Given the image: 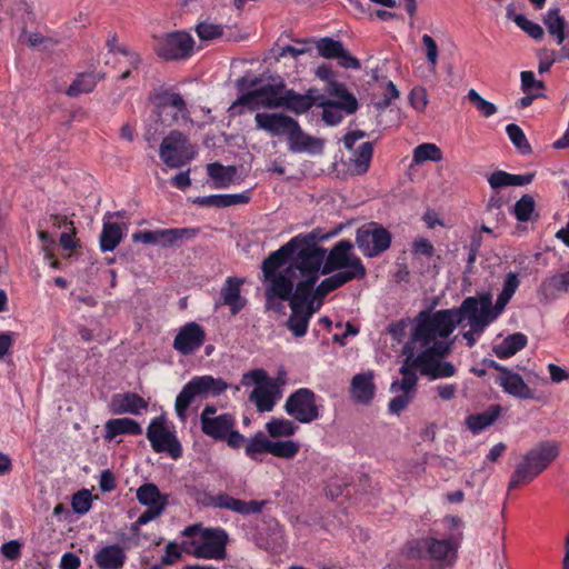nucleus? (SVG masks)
<instances>
[{"instance_id":"nucleus-1","label":"nucleus","mask_w":569,"mask_h":569,"mask_svg":"<svg viewBox=\"0 0 569 569\" xmlns=\"http://www.w3.org/2000/svg\"><path fill=\"white\" fill-rule=\"evenodd\" d=\"M316 238L313 234L307 238L296 237L263 260L261 269L264 281L268 282L267 309L280 310L282 306L277 299L287 301L299 278L301 280L296 288H301L303 292L307 286H315L327 256L326 249L313 244Z\"/></svg>"},{"instance_id":"nucleus-2","label":"nucleus","mask_w":569,"mask_h":569,"mask_svg":"<svg viewBox=\"0 0 569 569\" xmlns=\"http://www.w3.org/2000/svg\"><path fill=\"white\" fill-rule=\"evenodd\" d=\"M500 312L492 308V297L483 293L479 298L468 297L458 309L439 310L432 315L421 311L419 333L427 330H436L442 338H448L456 326L465 319L469 321L470 328L481 332Z\"/></svg>"},{"instance_id":"nucleus-3","label":"nucleus","mask_w":569,"mask_h":569,"mask_svg":"<svg viewBox=\"0 0 569 569\" xmlns=\"http://www.w3.org/2000/svg\"><path fill=\"white\" fill-rule=\"evenodd\" d=\"M420 319L411 335V340L405 346L403 352L408 353L403 363L409 362V369L416 372L420 369L421 375L430 379L449 378L456 373L451 362H441L436 357L442 358L450 352L451 342L442 338L436 330H427L419 333Z\"/></svg>"},{"instance_id":"nucleus-4","label":"nucleus","mask_w":569,"mask_h":569,"mask_svg":"<svg viewBox=\"0 0 569 569\" xmlns=\"http://www.w3.org/2000/svg\"><path fill=\"white\" fill-rule=\"evenodd\" d=\"M559 448L555 442H541L530 449L516 466L508 489L531 482L558 457Z\"/></svg>"},{"instance_id":"nucleus-5","label":"nucleus","mask_w":569,"mask_h":569,"mask_svg":"<svg viewBox=\"0 0 569 569\" xmlns=\"http://www.w3.org/2000/svg\"><path fill=\"white\" fill-rule=\"evenodd\" d=\"M559 448L555 442H541L530 449L516 466L508 489L531 482L558 457Z\"/></svg>"},{"instance_id":"nucleus-6","label":"nucleus","mask_w":569,"mask_h":569,"mask_svg":"<svg viewBox=\"0 0 569 569\" xmlns=\"http://www.w3.org/2000/svg\"><path fill=\"white\" fill-rule=\"evenodd\" d=\"M559 448L555 442H541L530 449L516 466L508 489L531 482L558 457Z\"/></svg>"},{"instance_id":"nucleus-7","label":"nucleus","mask_w":569,"mask_h":569,"mask_svg":"<svg viewBox=\"0 0 569 569\" xmlns=\"http://www.w3.org/2000/svg\"><path fill=\"white\" fill-rule=\"evenodd\" d=\"M182 535L189 541L182 542L183 551L206 559H223L227 533L221 529H202L200 525L187 527Z\"/></svg>"},{"instance_id":"nucleus-8","label":"nucleus","mask_w":569,"mask_h":569,"mask_svg":"<svg viewBox=\"0 0 569 569\" xmlns=\"http://www.w3.org/2000/svg\"><path fill=\"white\" fill-rule=\"evenodd\" d=\"M229 388L221 378L212 376H199L192 378L177 396L174 409L178 417L186 420L187 409L196 399H206L209 396H220Z\"/></svg>"},{"instance_id":"nucleus-9","label":"nucleus","mask_w":569,"mask_h":569,"mask_svg":"<svg viewBox=\"0 0 569 569\" xmlns=\"http://www.w3.org/2000/svg\"><path fill=\"white\" fill-rule=\"evenodd\" d=\"M197 154V149L184 133L172 130L161 141L159 156L166 166L180 168L191 161Z\"/></svg>"},{"instance_id":"nucleus-10","label":"nucleus","mask_w":569,"mask_h":569,"mask_svg":"<svg viewBox=\"0 0 569 569\" xmlns=\"http://www.w3.org/2000/svg\"><path fill=\"white\" fill-rule=\"evenodd\" d=\"M353 244L348 240L339 241L325 258L321 269L322 274L330 273L335 270L345 269L339 273L355 274V279H361L366 274V269L359 258L350 253Z\"/></svg>"},{"instance_id":"nucleus-11","label":"nucleus","mask_w":569,"mask_h":569,"mask_svg":"<svg viewBox=\"0 0 569 569\" xmlns=\"http://www.w3.org/2000/svg\"><path fill=\"white\" fill-rule=\"evenodd\" d=\"M194 41L184 31H173L156 39L154 51L164 60H181L188 58L193 50Z\"/></svg>"},{"instance_id":"nucleus-12","label":"nucleus","mask_w":569,"mask_h":569,"mask_svg":"<svg viewBox=\"0 0 569 569\" xmlns=\"http://www.w3.org/2000/svg\"><path fill=\"white\" fill-rule=\"evenodd\" d=\"M356 243L366 257L372 258L390 247L391 234L382 226L371 222L357 230Z\"/></svg>"},{"instance_id":"nucleus-13","label":"nucleus","mask_w":569,"mask_h":569,"mask_svg":"<svg viewBox=\"0 0 569 569\" xmlns=\"http://www.w3.org/2000/svg\"><path fill=\"white\" fill-rule=\"evenodd\" d=\"M147 438L156 452H167L173 459L182 455V448L173 431L166 425L162 417L151 421L147 429Z\"/></svg>"},{"instance_id":"nucleus-14","label":"nucleus","mask_w":569,"mask_h":569,"mask_svg":"<svg viewBox=\"0 0 569 569\" xmlns=\"http://www.w3.org/2000/svg\"><path fill=\"white\" fill-rule=\"evenodd\" d=\"M284 409L289 416L301 423H310L319 417L316 395L307 388L298 389L290 395Z\"/></svg>"},{"instance_id":"nucleus-15","label":"nucleus","mask_w":569,"mask_h":569,"mask_svg":"<svg viewBox=\"0 0 569 569\" xmlns=\"http://www.w3.org/2000/svg\"><path fill=\"white\" fill-rule=\"evenodd\" d=\"M399 371L402 375V379L395 380L390 385V391L392 393L401 392V395L392 398L388 405L389 411L395 415L403 411L417 393L418 377L416 372L409 369V362L402 363Z\"/></svg>"},{"instance_id":"nucleus-16","label":"nucleus","mask_w":569,"mask_h":569,"mask_svg":"<svg viewBox=\"0 0 569 569\" xmlns=\"http://www.w3.org/2000/svg\"><path fill=\"white\" fill-rule=\"evenodd\" d=\"M154 106L157 109V121L164 127H171L180 117H184L187 106L179 93L162 91L154 96Z\"/></svg>"},{"instance_id":"nucleus-17","label":"nucleus","mask_w":569,"mask_h":569,"mask_svg":"<svg viewBox=\"0 0 569 569\" xmlns=\"http://www.w3.org/2000/svg\"><path fill=\"white\" fill-rule=\"evenodd\" d=\"M206 340V332L197 322H189L180 328L173 340V348L188 356L199 349Z\"/></svg>"},{"instance_id":"nucleus-18","label":"nucleus","mask_w":569,"mask_h":569,"mask_svg":"<svg viewBox=\"0 0 569 569\" xmlns=\"http://www.w3.org/2000/svg\"><path fill=\"white\" fill-rule=\"evenodd\" d=\"M291 308V315L287 320V327L297 338L306 335L310 318L303 313L306 297L301 288H296L291 297L287 299Z\"/></svg>"},{"instance_id":"nucleus-19","label":"nucleus","mask_w":569,"mask_h":569,"mask_svg":"<svg viewBox=\"0 0 569 569\" xmlns=\"http://www.w3.org/2000/svg\"><path fill=\"white\" fill-rule=\"evenodd\" d=\"M373 371L357 373L350 385V397L355 402L368 405L375 397Z\"/></svg>"},{"instance_id":"nucleus-20","label":"nucleus","mask_w":569,"mask_h":569,"mask_svg":"<svg viewBox=\"0 0 569 569\" xmlns=\"http://www.w3.org/2000/svg\"><path fill=\"white\" fill-rule=\"evenodd\" d=\"M284 134L288 137L290 150L295 152L316 151L322 148V142L306 134L293 118Z\"/></svg>"},{"instance_id":"nucleus-21","label":"nucleus","mask_w":569,"mask_h":569,"mask_svg":"<svg viewBox=\"0 0 569 569\" xmlns=\"http://www.w3.org/2000/svg\"><path fill=\"white\" fill-rule=\"evenodd\" d=\"M256 90L259 97L262 99V108H282L284 92L287 91L282 78H272V82L266 83Z\"/></svg>"},{"instance_id":"nucleus-22","label":"nucleus","mask_w":569,"mask_h":569,"mask_svg":"<svg viewBox=\"0 0 569 569\" xmlns=\"http://www.w3.org/2000/svg\"><path fill=\"white\" fill-rule=\"evenodd\" d=\"M321 99L317 89H309L305 94H299L293 90L284 92L282 108H286L297 114L308 111L313 104Z\"/></svg>"},{"instance_id":"nucleus-23","label":"nucleus","mask_w":569,"mask_h":569,"mask_svg":"<svg viewBox=\"0 0 569 569\" xmlns=\"http://www.w3.org/2000/svg\"><path fill=\"white\" fill-rule=\"evenodd\" d=\"M111 411L116 415H139L148 408V402L137 393L116 395L110 402Z\"/></svg>"},{"instance_id":"nucleus-24","label":"nucleus","mask_w":569,"mask_h":569,"mask_svg":"<svg viewBox=\"0 0 569 569\" xmlns=\"http://www.w3.org/2000/svg\"><path fill=\"white\" fill-rule=\"evenodd\" d=\"M254 120L258 129L279 136L286 133L292 118L283 113L258 112Z\"/></svg>"},{"instance_id":"nucleus-25","label":"nucleus","mask_w":569,"mask_h":569,"mask_svg":"<svg viewBox=\"0 0 569 569\" xmlns=\"http://www.w3.org/2000/svg\"><path fill=\"white\" fill-rule=\"evenodd\" d=\"M126 558L124 549L120 545L106 546L94 555V561L100 569H121Z\"/></svg>"},{"instance_id":"nucleus-26","label":"nucleus","mask_w":569,"mask_h":569,"mask_svg":"<svg viewBox=\"0 0 569 569\" xmlns=\"http://www.w3.org/2000/svg\"><path fill=\"white\" fill-rule=\"evenodd\" d=\"M278 393L279 387L276 381H267V383L256 387L249 399L256 405L258 411H271Z\"/></svg>"},{"instance_id":"nucleus-27","label":"nucleus","mask_w":569,"mask_h":569,"mask_svg":"<svg viewBox=\"0 0 569 569\" xmlns=\"http://www.w3.org/2000/svg\"><path fill=\"white\" fill-rule=\"evenodd\" d=\"M242 283L243 279L230 277L220 291L223 303L230 307L232 315L238 313L246 306V299L240 295Z\"/></svg>"},{"instance_id":"nucleus-28","label":"nucleus","mask_w":569,"mask_h":569,"mask_svg":"<svg viewBox=\"0 0 569 569\" xmlns=\"http://www.w3.org/2000/svg\"><path fill=\"white\" fill-rule=\"evenodd\" d=\"M236 420L232 415L223 413L212 420L203 421L201 431L214 440H226L227 435L234 427Z\"/></svg>"},{"instance_id":"nucleus-29","label":"nucleus","mask_w":569,"mask_h":569,"mask_svg":"<svg viewBox=\"0 0 569 569\" xmlns=\"http://www.w3.org/2000/svg\"><path fill=\"white\" fill-rule=\"evenodd\" d=\"M104 78L103 73L94 71L79 73L72 83L67 88L66 94L70 98L78 97L82 93H90L97 83Z\"/></svg>"},{"instance_id":"nucleus-30","label":"nucleus","mask_w":569,"mask_h":569,"mask_svg":"<svg viewBox=\"0 0 569 569\" xmlns=\"http://www.w3.org/2000/svg\"><path fill=\"white\" fill-rule=\"evenodd\" d=\"M187 230L169 229L160 231L136 232L132 236L134 242L171 244L182 237Z\"/></svg>"},{"instance_id":"nucleus-31","label":"nucleus","mask_w":569,"mask_h":569,"mask_svg":"<svg viewBox=\"0 0 569 569\" xmlns=\"http://www.w3.org/2000/svg\"><path fill=\"white\" fill-rule=\"evenodd\" d=\"M373 147L371 142H363L349 159L348 172L352 176L365 174L371 162Z\"/></svg>"},{"instance_id":"nucleus-32","label":"nucleus","mask_w":569,"mask_h":569,"mask_svg":"<svg viewBox=\"0 0 569 569\" xmlns=\"http://www.w3.org/2000/svg\"><path fill=\"white\" fill-rule=\"evenodd\" d=\"M142 429L140 425L130 418L110 419L106 423V439L112 440L118 435H140Z\"/></svg>"},{"instance_id":"nucleus-33","label":"nucleus","mask_w":569,"mask_h":569,"mask_svg":"<svg viewBox=\"0 0 569 569\" xmlns=\"http://www.w3.org/2000/svg\"><path fill=\"white\" fill-rule=\"evenodd\" d=\"M569 291V271L547 278L540 286L539 292L546 300Z\"/></svg>"},{"instance_id":"nucleus-34","label":"nucleus","mask_w":569,"mask_h":569,"mask_svg":"<svg viewBox=\"0 0 569 569\" xmlns=\"http://www.w3.org/2000/svg\"><path fill=\"white\" fill-rule=\"evenodd\" d=\"M500 383L503 387L506 392H508L515 397H518L521 399H529L532 397V391L525 383L521 376L518 373H515L512 371L507 372L506 376L500 377Z\"/></svg>"},{"instance_id":"nucleus-35","label":"nucleus","mask_w":569,"mask_h":569,"mask_svg":"<svg viewBox=\"0 0 569 569\" xmlns=\"http://www.w3.org/2000/svg\"><path fill=\"white\" fill-rule=\"evenodd\" d=\"M137 499L140 503L149 508L161 506L162 510H164V507L168 503L167 496L161 495L158 487L153 483L142 485L137 490Z\"/></svg>"},{"instance_id":"nucleus-36","label":"nucleus","mask_w":569,"mask_h":569,"mask_svg":"<svg viewBox=\"0 0 569 569\" xmlns=\"http://www.w3.org/2000/svg\"><path fill=\"white\" fill-rule=\"evenodd\" d=\"M527 345V337L517 332L506 337L502 342L493 348L496 356L500 359L509 358L516 355Z\"/></svg>"},{"instance_id":"nucleus-37","label":"nucleus","mask_w":569,"mask_h":569,"mask_svg":"<svg viewBox=\"0 0 569 569\" xmlns=\"http://www.w3.org/2000/svg\"><path fill=\"white\" fill-rule=\"evenodd\" d=\"M425 547L429 556L439 561L455 557L457 549V546L450 540H438L435 538H426Z\"/></svg>"},{"instance_id":"nucleus-38","label":"nucleus","mask_w":569,"mask_h":569,"mask_svg":"<svg viewBox=\"0 0 569 569\" xmlns=\"http://www.w3.org/2000/svg\"><path fill=\"white\" fill-rule=\"evenodd\" d=\"M209 177L214 180L216 187L226 188L231 184L237 174L234 166H222L219 162H212L207 166Z\"/></svg>"},{"instance_id":"nucleus-39","label":"nucleus","mask_w":569,"mask_h":569,"mask_svg":"<svg viewBox=\"0 0 569 569\" xmlns=\"http://www.w3.org/2000/svg\"><path fill=\"white\" fill-rule=\"evenodd\" d=\"M543 23L549 34L556 37L557 44H562L566 39L567 22L565 18L560 16L559 9L549 10L543 18Z\"/></svg>"},{"instance_id":"nucleus-40","label":"nucleus","mask_w":569,"mask_h":569,"mask_svg":"<svg viewBox=\"0 0 569 569\" xmlns=\"http://www.w3.org/2000/svg\"><path fill=\"white\" fill-rule=\"evenodd\" d=\"M500 412L501 407L499 405L491 406L488 410L481 413L470 415L467 417L466 425L473 432L480 431L492 425Z\"/></svg>"},{"instance_id":"nucleus-41","label":"nucleus","mask_w":569,"mask_h":569,"mask_svg":"<svg viewBox=\"0 0 569 569\" xmlns=\"http://www.w3.org/2000/svg\"><path fill=\"white\" fill-rule=\"evenodd\" d=\"M122 228L117 222H104L100 234V248L102 251H112L122 240Z\"/></svg>"},{"instance_id":"nucleus-42","label":"nucleus","mask_w":569,"mask_h":569,"mask_svg":"<svg viewBox=\"0 0 569 569\" xmlns=\"http://www.w3.org/2000/svg\"><path fill=\"white\" fill-rule=\"evenodd\" d=\"M443 159V154L441 149L430 142H426L419 144L413 150V162L416 164H421L426 161L439 162Z\"/></svg>"},{"instance_id":"nucleus-43","label":"nucleus","mask_w":569,"mask_h":569,"mask_svg":"<svg viewBox=\"0 0 569 569\" xmlns=\"http://www.w3.org/2000/svg\"><path fill=\"white\" fill-rule=\"evenodd\" d=\"M353 279L355 274L337 272L333 276L326 278L318 284V287L315 289L316 296H319V299H323L329 292Z\"/></svg>"},{"instance_id":"nucleus-44","label":"nucleus","mask_w":569,"mask_h":569,"mask_svg":"<svg viewBox=\"0 0 569 569\" xmlns=\"http://www.w3.org/2000/svg\"><path fill=\"white\" fill-rule=\"evenodd\" d=\"M519 278L518 274L515 272H509L506 277L502 291L500 292L497 301H496V309L497 312H501L503 308L507 306V303L510 301L511 297L516 292L517 288L519 287Z\"/></svg>"},{"instance_id":"nucleus-45","label":"nucleus","mask_w":569,"mask_h":569,"mask_svg":"<svg viewBox=\"0 0 569 569\" xmlns=\"http://www.w3.org/2000/svg\"><path fill=\"white\" fill-rule=\"evenodd\" d=\"M300 449V445L293 440L270 441V453L282 459H292Z\"/></svg>"},{"instance_id":"nucleus-46","label":"nucleus","mask_w":569,"mask_h":569,"mask_svg":"<svg viewBox=\"0 0 569 569\" xmlns=\"http://www.w3.org/2000/svg\"><path fill=\"white\" fill-rule=\"evenodd\" d=\"M330 86L332 87V93L341 99V101H337L341 108L348 113L356 112L358 109L357 99L347 91L345 84L333 80L330 82Z\"/></svg>"},{"instance_id":"nucleus-47","label":"nucleus","mask_w":569,"mask_h":569,"mask_svg":"<svg viewBox=\"0 0 569 569\" xmlns=\"http://www.w3.org/2000/svg\"><path fill=\"white\" fill-rule=\"evenodd\" d=\"M241 107H247L249 110L254 111L262 107V99L257 93V90L250 91L238 98L229 108L230 112L241 113Z\"/></svg>"},{"instance_id":"nucleus-48","label":"nucleus","mask_w":569,"mask_h":569,"mask_svg":"<svg viewBox=\"0 0 569 569\" xmlns=\"http://www.w3.org/2000/svg\"><path fill=\"white\" fill-rule=\"evenodd\" d=\"M267 431L273 438L278 437H290L295 435L297 426L290 420L286 419H272L266 426Z\"/></svg>"},{"instance_id":"nucleus-49","label":"nucleus","mask_w":569,"mask_h":569,"mask_svg":"<svg viewBox=\"0 0 569 569\" xmlns=\"http://www.w3.org/2000/svg\"><path fill=\"white\" fill-rule=\"evenodd\" d=\"M319 106L323 108L322 112V119L326 123L333 126L341 121L342 114H341V106L337 101H330L326 100L322 96L321 99L318 101Z\"/></svg>"},{"instance_id":"nucleus-50","label":"nucleus","mask_w":569,"mask_h":569,"mask_svg":"<svg viewBox=\"0 0 569 569\" xmlns=\"http://www.w3.org/2000/svg\"><path fill=\"white\" fill-rule=\"evenodd\" d=\"M316 47L321 57L326 59H336L341 54L343 44L341 41L326 37L318 40Z\"/></svg>"},{"instance_id":"nucleus-51","label":"nucleus","mask_w":569,"mask_h":569,"mask_svg":"<svg viewBox=\"0 0 569 569\" xmlns=\"http://www.w3.org/2000/svg\"><path fill=\"white\" fill-rule=\"evenodd\" d=\"M536 202L531 194H523L515 204L513 213L519 221H528L535 213Z\"/></svg>"},{"instance_id":"nucleus-52","label":"nucleus","mask_w":569,"mask_h":569,"mask_svg":"<svg viewBox=\"0 0 569 569\" xmlns=\"http://www.w3.org/2000/svg\"><path fill=\"white\" fill-rule=\"evenodd\" d=\"M506 131L508 133L509 139L513 143V146L522 154L531 153V146L528 142L522 129L519 126H517L515 123H510L507 126Z\"/></svg>"},{"instance_id":"nucleus-53","label":"nucleus","mask_w":569,"mask_h":569,"mask_svg":"<svg viewBox=\"0 0 569 569\" xmlns=\"http://www.w3.org/2000/svg\"><path fill=\"white\" fill-rule=\"evenodd\" d=\"M269 452L270 453V440L267 439L262 433L254 436L246 447V453L252 459H257L256 455Z\"/></svg>"},{"instance_id":"nucleus-54","label":"nucleus","mask_w":569,"mask_h":569,"mask_svg":"<svg viewBox=\"0 0 569 569\" xmlns=\"http://www.w3.org/2000/svg\"><path fill=\"white\" fill-rule=\"evenodd\" d=\"M266 501L233 499L231 510L240 515L260 513Z\"/></svg>"},{"instance_id":"nucleus-55","label":"nucleus","mask_w":569,"mask_h":569,"mask_svg":"<svg viewBox=\"0 0 569 569\" xmlns=\"http://www.w3.org/2000/svg\"><path fill=\"white\" fill-rule=\"evenodd\" d=\"M468 99L485 117H490L497 112V107L492 102L483 99L475 89L469 90Z\"/></svg>"},{"instance_id":"nucleus-56","label":"nucleus","mask_w":569,"mask_h":569,"mask_svg":"<svg viewBox=\"0 0 569 569\" xmlns=\"http://www.w3.org/2000/svg\"><path fill=\"white\" fill-rule=\"evenodd\" d=\"M303 293L306 297V301L303 302V313L308 318H311L312 315L317 312L322 306L323 299H319V296H316L313 286H307V290Z\"/></svg>"},{"instance_id":"nucleus-57","label":"nucleus","mask_w":569,"mask_h":569,"mask_svg":"<svg viewBox=\"0 0 569 569\" xmlns=\"http://www.w3.org/2000/svg\"><path fill=\"white\" fill-rule=\"evenodd\" d=\"M513 20L517 26L527 32L531 38L538 40L543 37V29L538 23L528 20L525 16L517 14Z\"/></svg>"},{"instance_id":"nucleus-58","label":"nucleus","mask_w":569,"mask_h":569,"mask_svg":"<svg viewBox=\"0 0 569 569\" xmlns=\"http://www.w3.org/2000/svg\"><path fill=\"white\" fill-rule=\"evenodd\" d=\"M383 98L378 101H373V106L378 111H383L386 108H388L391 104V101L393 99H397L399 97V90L395 86L393 82L388 81L386 83L385 90H383Z\"/></svg>"},{"instance_id":"nucleus-59","label":"nucleus","mask_w":569,"mask_h":569,"mask_svg":"<svg viewBox=\"0 0 569 569\" xmlns=\"http://www.w3.org/2000/svg\"><path fill=\"white\" fill-rule=\"evenodd\" d=\"M422 43L426 48L427 61H428L431 70L435 71L436 67L438 64V57H439L438 46H437L436 41L433 40V38L429 34H425L422 37Z\"/></svg>"},{"instance_id":"nucleus-60","label":"nucleus","mask_w":569,"mask_h":569,"mask_svg":"<svg viewBox=\"0 0 569 569\" xmlns=\"http://www.w3.org/2000/svg\"><path fill=\"white\" fill-rule=\"evenodd\" d=\"M72 508L74 512L83 515L91 508V495L88 490L77 492L72 498Z\"/></svg>"},{"instance_id":"nucleus-61","label":"nucleus","mask_w":569,"mask_h":569,"mask_svg":"<svg viewBox=\"0 0 569 569\" xmlns=\"http://www.w3.org/2000/svg\"><path fill=\"white\" fill-rule=\"evenodd\" d=\"M197 33L201 40H212L222 36V28L219 24L201 22L197 26Z\"/></svg>"},{"instance_id":"nucleus-62","label":"nucleus","mask_w":569,"mask_h":569,"mask_svg":"<svg viewBox=\"0 0 569 569\" xmlns=\"http://www.w3.org/2000/svg\"><path fill=\"white\" fill-rule=\"evenodd\" d=\"M27 43L34 49H49L56 44L52 38L44 37L39 32H30L27 34Z\"/></svg>"},{"instance_id":"nucleus-63","label":"nucleus","mask_w":569,"mask_h":569,"mask_svg":"<svg viewBox=\"0 0 569 569\" xmlns=\"http://www.w3.org/2000/svg\"><path fill=\"white\" fill-rule=\"evenodd\" d=\"M409 99L415 109L423 111L428 104L427 90L423 87H416L411 90Z\"/></svg>"},{"instance_id":"nucleus-64","label":"nucleus","mask_w":569,"mask_h":569,"mask_svg":"<svg viewBox=\"0 0 569 569\" xmlns=\"http://www.w3.org/2000/svg\"><path fill=\"white\" fill-rule=\"evenodd\" d=\"M273 57L277 62H281L288 56L296 60L299 56L305 54V49H298L297 46L279 47L272 50Z\"/></svg>"}]
</instances>
